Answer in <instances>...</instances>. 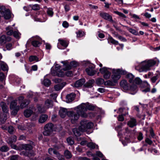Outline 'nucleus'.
<instances>
[{"mask_svg":"<svg viewBox=\"0 0 160 160\" xmlns=\"http://www.w3.org/2000/svg\"><path fill=\"white\" fill-rule=\"evenodd\" d=\"M33 112V111L32 110L26 109L24 112V115L26 118H29L32 114Z\"/></svg>","mask_w":160,"mask_h":160,"instance_id":"21","label":"nucleus"},{"mask_svg":"<svg viewBox=\"0 0 160 160\" xmlns=\"http://www.w3.org/2000/svg\"><path fill=\"white\" fill-rule=\"evenodd\" d=\"M44 129L43 133L44 135L46 136L52 135V132L56 130L54 125L51 123L46 124L44 127Z\"/></svg>","mask_w":160,"mask_h":160,"instance_id":"5","label":"nucleus"},{"mask_svg":"<svg viewBox=\"0 0 160 160\" xmlns=\"http://www.w3.org/2000/svg\"><path fill=\"white\" fill-rule=\"evenodd\" d=\"M8 114H9L4 113L3 114L0 120L1 122L3 124L6 122L7 119Z\"/></svg>","mask_w":160,"mask_h":160,"instance_id":"26","label":"nucleus"},{"mask_svg":"<svg viewBox=\"0 0 160 160\" xmlns=\"http://www.w3.org/2000/svg\"><path fill=\"white\" fill-rule=\"evenodd\" d=\"M1 68L2 70L3 71H6L7 70V66L4 62H2L0 63Z\"/></svg>","mask_w":160,"mask_h":160,"instance_id":"44","label":"nucleus"},{"mask_svg":"<svg viewBox=\"0 0 160 160\" xmlns=\"http://www.w3.org/2000/svg\"><path fill=\"white\" fill-rule=\"evenodd\" d=\"M150 133L152 137L153 138H154V137L155 136V134L154 132L153 131L152 128H151L150 130Z\"/></svg>","mask_w":160,"mask_h":160,"instance_id":"60","label":"nucleus"},{"mask_svg":"<svg viewBox=\"0 0 160 160\" xmlns=\"http://www.w3.org/2000/svg\"><path fill=\"white\" fill-rule=\"evenodd\" d=\"M30 6L32 7V9L35 11L38 10L40 9V6L38 4L33 5L32 6L30 5Z\"/></svg>","mask_w":160,"mask_h":160,"instance_id":"42","label":"nucleus"},{"mask_svg":"<svg viewBox=\"0 0 160 160\" xmlns=\"http://www.w3.org/2000/svg\"><path fill=\"white\" fill-rule=\"evenodd\" d=\"M45 106L48 109L52 106V102L50 100L47 99L45 102Z\"/></svg>","mask_w":160,"mask_h":160,"instance_id":"23","label":"nucleus"},{"mask_svg":"<svg viewBox=\"0 0 160 160\" xmlns=\"http://www.w3.org/2000/svg\"><path fill=\"white\" fill-rule=\"evenodd\" d=\"M100 16L105 20L113 22L112 17L108 13L105 12H101L100 13Z\"/></svg>","mask_w":160,"mask_h":160,"instance_id":"8","label":"nucleus"},{"mask_svg":"<svg viewBox=\"0 0 160 160\" xmlns=\"http://www.w3.org/2000/svg\"><path fill=\"white\" fill-rule=\"evenodd\" d=\"M94 82V81L93 79L89 80L84 84V86L87 88H91L92 87V85Z\"/></svg>","mask_w":160,"mask_h":160,"instance_id":"28","label":"nucleus"},{"mask_svg":"<svg viewBox=\"0 0 160 160\" xmlns=\"http://www.w3.org/2000/svg\"><path fill=\"white\" fill-rule=\"evenodd\" d=\"M145 141L149 145H151L152 143V141L148 138H147L145 139Z\"/></svg>","mask_w":160,"mask_h":160,"instance_id":"59","label":"nucleus"},{"mask_svg":"<svg viewBox=\"0 0 160 160\" xmlns=\"http://www.w3.org/2000/svg\"><path fill=\"white\" fill-rule=\"evenodd\" d=\"M17 137L16 136L13 135L9 137L7 140V142L9 144H11L16 142Z\"/></svg>","mask_w":160,"mask_h":160,"instance_id":"16","label":"nucleus"},{"mask_svg":"<svg viewBox=\"0 0 160 160\" xmlns=\"http://www.w3.org/2000/svg\"><path fill=\"white\" fill-rule=\"evenodd\" d=\"M72 132L76 136H80L81 133L78 130L77 128H74L72 130Z\"/></svg>","mask_w":160,"mask_h":160,"instance_id":"45","label":"nucleus"},{"mask_svg":"<svg viewBox=\"0 0 160 160\" xmlns=\"http://www.w3.org/2000/svg\"><path fill=\"white\" fill-rule=\"evenodd\" d=\"M32 44L34 47H38L40 45L41 43L38 41L34 40L32 42Z\"/></svg>","mask_w":160,"mask_h":160,"instance_id":"39","label":"nucleus"},{"mask_svg":"<svg viewBox=\"0 0 160 160\" xmlns=\"http://www.w3.org/2000/svg\"><path fill=\"white\" fill-rule=\"evenodd\" d=\"M12 40V38L10 37L2 35L0 37V44L2 45L4 44L7 42H10Z\"/></svg>","mask_w":160,"mask_h":160,"instance_id":"7","label":"nucleus"},{"mask_svg":"<svg viewBox=\"0 0 160 160\" xmlns=\"http://www.w3.org/2000/svg\"><path fill=\"white\" fill-rule=\"evenodd\" d=\"M114 12L122 18H126V16L123 13H122L119 12L117 11H114Z\"/></svg>","mask_w":160,"mask_h":160,"instance_id":"55","label":"nucleus"},{"mask_svg":"<svg viewBox=\"0 0 160 160\" xmlns=\"http://www.w3.org/2000/svg\"><path fill=\"white\" fill-rule=\"evenodd\" d=\"M21 33L18 31H13V37L17 39H19L20 38Z\"/></svg>","mask_w":160,"mask_h":160,"instance_id":"31","label":"nucleus"},{"mask_svg":"<svg viewBox=\"0 0 160 160\" xmlns=\"http://www.w3.org/2000/svg\"><path fill=\"white\" fill-rule=\"evenodd\" d=\"M0 106L3 112L6 113H8V108L6 103L3 102L0 103Z\"/></svg>","mask_w":160,"mask_h":160,"instance_id":"14","label":"nucleus"},{"mask_svg":"<svg viewBox=\"0 0 160 160\" xmlns=\"http://www.w3.org/2000/svg\"><path fill=\"white\" fill-rule=\"evenodd\" d=\"M44 8H47V13L48 15L49 16L52 17L54 14L53 12V9L52 8H47L46 7H45Z\"/></svg>","mask_w":160,"mask_h":160,"instance_id":"25","label":"nucleus"},{"mask_svg":"<svg viewBox=\"0 0 160 160\" xmlns=\"http://www.w3.org/2000/svg\"><path fill=\"white\" fill-rule=\"evenodd\" d=\"M68 143L70 145H72L74 143V141L72 137H70L67 138V139Z\"/></svg>","mask_w":160,"mask_h":160,"instance_id":"36","label":"nucleus"},{"mask_svg":"<svg viewBox=\"0 0 160 160\" xmlns=\"http://www.w3.org/2000/svg\"><path fill=\"white\" fill-rule=\"evenodd\" d=\"M57 151L55 149L52 148H50L48 149V152L51 155H52L53 154L55 155Z\"/></svg>","mask_w":160,"mask_h":160,"instance_id":"54","label":"nucleus"},{"mask_svg":"<svg viewBox=\"0 0 160 160\" xmlns=\"http://www.w3.org/2000/svg\"><path fill=\"white\" fill-rule=\"evenodd\" d=\"M18 156L17 155H13L11 157L10 160H18Z\"/></svg>","mask_w":160,"mask_h":160,"instance_id":"64","label":"nucleus"},{"mask_svg":"<svg viewBox=\"0 0 160 160\" xmlns=\"http://www.w3.org/2000/svg\"><path fill=\"white\" fill-rule=\"evenodd\" d=\"M5 78V75L3 72L0 73V80L2 81Z\"/></svg>","mask_w":160,"mask_h":160,"instance_id":"63","label":"nucleus"},{"mask_svg":"<svg viewBox=\"0 0 160 160\" xmlns=\"http://www.w3.org/2000/svg\"><path fill=\"white\" fill-rule=\"evenodd\" d=\"M110 75L111 73L110 72L108 71L103 75V77L105 79H107L109 78Z\"/></svg>","mask_w":160,"mask_h":160,"instance_id":"52","label":"nucleus"},{"mask_svg":"<svg viewBox=\"0 0 160 160\" xmlns=\"http://www.w3.org/2000/svg\"><path fill=\"white\" fill-rule=\"evenodd\" d=\"M64 156L67 159H69L71 158L72 157V155L71 153L68 150H65L64 152Z\"/></svg>","mask_w":160,"mask_h":160,"instance_id":"20","label":"nucleus"},{"mask_svg":"<svg viewBox=\"0 0 160 160\" xmlns=\"http://www.w3.org/2000/svg\"><path fill=\"white\" fill-rule=\"evenodd\" d=\"M137 88V87L136 85L133 84L130 86L129 90H130L131 91H135V92H136Z\"/></svg>","mask_w":160,"mask_h":160,"instance_id":"46","label":"nucleus"},{"mask_svg":"<svg viewBox=\"0 0 160 160\" xmlns=\"http://www.w3.org/2000/svg\"><path fill=\"white\" fill-rule=\"evenodd\" d=\"M29 61L30 62L33 61L38 62L39 61L38 58L35 56H31L29 57Z\"/></svg>","mask_w":160,"mask_h":160,"instance_id":"34","label":"nucleus"},{"mask_svg":"<svg viewBox=\"0 0 160 160\" xmlns=\"http://www.w3.org/2000/svg\"><path fill=\"white\" fill-rule=\"evenodd\" d=\"M22 148L25 150H29L32 149V146L29 144H24L22 145Z\"/></svg>","mask_w":160,"mask_h":160,"instance_id":"35","label":"nucleus"},{"mask_svg":"<svg viewBox=\"0 0 160 160\" xmlns=\"http://www.w3.org/2000/svg\"><path fill=\"white\" fill-rule=\"evenodd\" d=\"M13 28L11 26H8L6 28L5 33L9 36L13 34Z\"/></svg>","mask_w":160,"mask_h":160,"instance_id":"15","label":"nucleus"},{"mask_svg":"<svg viewBox=\"0 0 160 160\" xmlns=\"http://www.w3.org/2000/svg\"><path fill=\"white\" fill-rule=\"evenodd\" d=\"M159 77V75L158 74H157L156 75L152 77L151 78V81L152 83H154L156 82V81L158 79Z\"/></svg>","mask_w":160,"mask_h":160,"instance_id":"37","label":"nucleus"},{"mask_svg":"<svg viewBox=\"0 0 160 160\" xmlns=\"http://www.w3.org/2000/svg\"><path fill=\"white\" fill-rule=\"evenodd\" d=\"M78 109L77 110V113L73 111H69L68 113V116L70 118L71 122L72 123H75L81 115L78 112Z\"/></svg>","mask_w":160,"mask_h":160,"instance_id":"6","label":"nucleus"},{"mask_svg":"<svg viewBox=\"0 0 160 160\" xmlns=\"http://www.w3.org/2000/svg\"><path fill=\"white\" fill-rule=\"evenodd\" d=\"M63 86L61 84H58L55 85L54 88L56 91H58L62 88Z\"/></svg>","mask_w":160,"mask_h":160,"instance_id":"40","label":"nucleus"},{"mask_svg":"<svg viewBox=\"0 0 160 160\" xmlns=\"http://www.w3.org/2000/svg\"><path fill=\"white\" fill-rule=\"evenodd\" d=\"M88 147L92 148L94 149L95 148V146L94 144L92 143H89L87 144Z\"/></svg>","mask_w":160,"mask_h":160,"instance_id":"58","label":"nucleus"},{"mask_svg":"<svg viewBox=\"0 0 160 160\" xmlns=\"http://www.w3.org/2000/svg\"><path fill=\"white\" fill-rule=\"evenodd\" d=\"M38 111L41 113H44L47 109L45 106L42 107L40 105H38L37 106Z\"/></svg>","mask_w":160,"mask_h":160,"instance_id":"22","label":"nucleus"},{"mask_svg":"<svg viewBox=\"0 0 160 160\" xmlns=\"http://www.w3.org/2000/svg\"><path fill=\"white\" fill-rule=\"evenodd\" d=\"M123 27H126L128 31L131 33L136 35H138L139 34L138 32L136 31L135 29L131 28H129L128 27L126 26H123Z\"/></svg>","mask_w":160,"mask_h":160,"instance_id":"24","label":"nucleus"},{"mask_svg":"<svg viewBox=\"0 0 160 160\" xmlns=\"http://www.w3.org/2000/svg\"><path fill=\"white\" fill-rule=\"evenodd\" d=\"M19 109L20 106H17L15 108L11 109V110H12L11 113V114L14 116L16 115L17 114L18 111L19 110Z\"/></svg>","mask_w":160,"mask_h":160,"instance_id":"30","label":"nucleus"},{"mask_svg":"<svg viewBox=\"0 0 160 160\" xmlns=\"http://www.w3.org/2000/svg\"><path fill=\"white\" fill-rule=\"evenodd\" d=\"M104 79L101 78L97 79L96 81V83L98 85L102 84L104 83Z\"/></svg>","mask_w":160,"mask_h":160,"instance_id":"47","label":"nucleus"},{"mask_svg":"<svg viewBox=\"0 0 160 160\" xmlns=\"http://www.w3.org/2000/svg\"><path fill=\"white\" fill-rule=\"evenodd\" d=\"M120 84L121 87L125 90H129L130 86L126 80H122L120 82Z\"/></svg>","mask_w":160,"mask_h":160,"instance_id":"9","label":"nucleus"},{"mask_svg":"<svg viewBox=\"0 0 160 160\" xmlns=\"http://www.w3.org/2000/svg\"><path fill=\"white\" fill-rule=\"evenodd\" d=\"M99 71L102 74H103V75L108 71L107 68L106 67H103L102 68H100Z\"/></svg>","mask_w":160,"mask_h":160,"instance_id":"49","label":"nucleus"},{"mask_svg":"<svg viewBox=\"0 0 160 160\" xmlns=\"http://www.w3.org/2000/svg\"><path fill=\"white\" fill-rule=\"evenodd\" d=\"M113 74L111 76V78L114 83H116L121 77V75H124L126 73V71L120 69L113 70Z\"/></svg>","mask_w":160,"mask_h":160,"instance_id":"4","label":"nucleus"},{"mask_svg":"<svg viewBox=\"0 0 160 160\" xmlns=\"http://www.w3.org/2000/svg\"><path fill=\"white\" fill-rule=\"evenodd\" d=\"M70 64L71 66V67H76L77 66V63L75 61H73L71 62L70 63Z\"/></svg>","mask_w":160,"mask_h":160,"instance_id":"62","label":"nucleus"},{"mask_svg":"<svg viewBox=\"0 0 160 160\" xmlns=\"http://www.w3.org/2000/svg\"><path fill=\"white\" fill-rule=\"evenodd\" d=\"M128 125L131 128H133L137 125L136 119L132 118H131L130 119L128 122Z\"/></svg>","mask_w":160,"mask_h":160,"instance_id":"11","label":"nucleus"},{"mask_svg":"<svg viewBox=\"0 0 160 160\" xmlns=\"http://www.w3.org/2000/svg\"><path fill=\"white\" fill-rule=\"evenodd\" d=\"M95 108V106L89 104L88 103H82L77 107V108L78 109V112L81 115V117L84 118H86L88 116L85 112L87 110H93Z\"/></svg>","mask_w":160,"mask_h":160,"instance_id":"1","label":"nucleus"},{"mask_svg":"<svg viewBox=\"0 0 160 160\" xmlns=\"http://www.w3.org/2000/svg\"><path fill=\"white\" fill-rule=\"evenodd\" d=\"M68 112L67 109L62 108H61L59 111L60 116L62 118H65L66 115H68Z\"/></svg>","mask_w":160,"mask_h":160,"instance_id":"12","label":"nucleus"},{"mask_svg":"<svg viewBox=\"0 0 160 160\" xmlns=\"http://www.w3.org/2000/svg\"><path fill=\"white\" fill-rule=\"evenodd\" d=\"M126 77L129 82L131 83H132L134 78V76L132 74L129 73L127 75Z\"/></svg>","mask_w":160,"mask_h":160,"instance_id":"29","label":"nucleus"},{"mask_svg":"<svg viewBox=\"0 0 160 160\" xmlns=\"http://www.w3.org/2000/svg\"><path fill=\"white\" fill-rule=\"evenodd\" d=\"M142 82V81L140 78H136L134 80L132 83L133 84L135 83L137 84H140Z\"/></svg>","mask_w":160,"mask_h":160,"instance_id":"38","label":"nucleus"},{"mask_svg":"<svg viewBox=\"0 0 160 160\" xmlns=\"http://www.w3.org/2000/svg\"><path fill=\"white\" fill-rule=\"evenodd\" d=\"M85 79H80L76 81L74 84V86L76 88L81 87L85 82Z\"/></svg>","mask_w":160,"mask_h":160,"instance_id":"13","label":"nucleus"},{"mask_svg":"<svg viewBox=\"0 0 160 160\" xmlns=\"http://www.w3.org/2000/svg\"><path fill=\"white\" fill-rule=\"evenodd\" d=\"M64 66L65 68L63 69L64 71H66L67 69H71V66L70 64H69L66 63L64 65Z\"/></svg>","mask_w":160,"mask_h":160,"instance_id":"57","label":"nucleus"},{"mask_svg":"<svg viewBox=\"0 0 160 160\" xmlns=\"http://www.w3.org/2000/svg\"><path fill=\"white\" fill-rule=\"evenodd\" d=\"M108 40L112 44L114 45H118L119 44L118 42L114 39L111 37H109L108 38Z\"/></svg>","mask_w":160,"mask_h":160,"instance_id":"33","label":"nucleus"},{"mask_svg":"<svg viewBox=\"0 0 160 160\" xmlns=\"http://www.w3.org/2000/svg\"><path fill=\"white\" fill-rule=\"evenodd\" d=\"M55 155L59 160H65L64 156L57 151L55 153Z\"/></svg>","mask_w":160,"mask_h":160,"instance_id":"27","label":"nucleus"},{"mask_svg":"<svg viewBox=\"0 0 160 160\" xmlns=\"http://www.w3.org/2000/svg\"><path fill=\"white\" fill-rule=\"evenodd\" d=\"M76 95L73 93L67 95L66 96V102L69 103L72 102L75 98Z\"/></svg>","mask_w":160,"mask_h":160,"instance_id":"10","label":"nucleus"},{"mask_svg":"<svg viewBox=\"0 0 160 160\" xmlns=\"http://www.w3.org/2000/svg\"><path fill=\"white\" fill-rule=\"evenodd\" d=\"M17 106H19L17 105V101L15 100L12 101L11 103L10 108V109L15 108Z\"/></svg>","mask_w":160,"mask_h":160,"instance_id":"32","label":"nucleus"},{"mask_svg":"<svg viewBox=\"0 0 160 160\" xmlns=\"http://www.w3.org/2000/svg\"><path fill=\"white\" fill-rule=\"evenodd\" d=\"M156 63V61L153 59L145 60L142 62L139 65L140 68L138 71L140 72H146L149 70L151 67L153 66Z\"/></svg>","mask_w":160,"mask_h":160,"instance_id":"2","label":"nucleus"},{"mask_svg":"<svg viewBox=\"0 0 160 160\" xmlns=\"http://www.w3.org/2000/svg\"><path fill=\"white\" fill-rule=\"evenodd\" d=\"M8 148L6 146H2L0 148V150L2 152H6L8 151Z\"/></svg>","mask_w":160,"mask_h":160,"instance_id":"51","label":"nucleus"},{"mask_svg":"<svg viewBox=\"0 0 160 160\" xmlns=\"http://www.w3.org/2000/svg\"><path fill=\"white\" fill-rule=\"evenodd\" d=\"M65 74L68 77H72L73 76V74L72 71H68L66 72Z\"/></svg>","mask_w":160,"mask_h":160,"instance_id":"56","label":"nucleus"},{"mask_svg":"<svg viewBox=\"0 0 160 160\" xmlns=\"http://www.w3.org/2000/svg\"><path fill=\"white\" fill-rule=\"evenodd\" d=\"M93 126V123L84 120H82L80 122L79 129L80 131L83 132L88 129L91 128Z\"/></svg>","mask_w":160,"mask_h":160,"instance_id":"3","label":"nucleus"},{"mask_svg":"<svg viewBox=\"0 0 160 160\" xmlns=\"http://www.w3.org/2000/svg\"><path fill=\"white\" fill-rule=\"evenodd\" d=\"M86 71L88 74L90 76L94 75L96 72L93 70V68L92 67L87 68L86 69Z\"/></svg>","mask_w":160,"mask_h":160,"instance_id":"18","label":"nucleus"},{"mask_svg":"<svg viewBox=\"0 0 160 160\" xmlns=\"http://www.w3.org/2000/svg\"><path fill=\"white\" fill-rule=\"evenodd\" d=\"M14 128L12 126H9L8 128V132L10 134H12L13 133V132H14Z\"/></svg>","mask_w":160,"mask_h":160,"instance_id":"48","label":"nucleus"},{"mask_svg":"<svg viewBox=\"0 0 160 160\" xmlns=\"http://www.w3.org/2000/svg\"><path fill=\"white\" fill-rule=\"evenodd\" d=\"M48 118V116L46 114H42L39 117L38 120L39 122L41 123H44L47 120Z\"/></svg>","mask_w":160,"mask_h":160,"instance_id":"17","label":"nucleus"},{"mask_svg":"<svg viewBox=\"0 0 160 160\" xmlns=\"http://www.w3.org/2000/svg\"><path fill=\"white\" fill-rule=\"evenodd\" d=\"M30 101L29 100L25 99L21 102L20 105L21 108L23 109L26 107L28 104H29Z\"/></svg>","mask_w":160,"mask_h":160,"instance_id":"19","label":"nucleus"},{"mask_svg":"<svg viewBox=\"0 0 160 160\" xmlns=\"http://www.w3.org/2000/svg\"><path fill=\"white\" fill-rule=\"evenodd\" d=\"M77 34V37L81 38L84 35V33L83 32L79 31L76 32Z\"/></svg>","mask_w":160,"mask_h":160,"instance_id":"50","label":"nucleus"},{"mask_svg":"<svg viewBox=\"0 0 160 160\" xmlns=\"http://www.w3.org/2000/svg\"><path fill=\"white\" fill-rule=\"evenodd\" d=\"M58 41H59L60 44L62 46L65 47H67L68 44L66 42V41L61 39H59Z\"/></svg>","mask_w":160,"mask_h":160,"instance_id":"41","label":"nucleus"},{"mask_svg":"<svg viewBox=\"0 0 160 160\" xmlns=\"http://www.w3.org/2000/svg\"><path fill=\"white\" fill-rule=\"evenodd\" d=\"M6 48L8 50H10L12 48V44L11 43H8L6 45Z\"/></svg>","mask_w":160,"mask_h":160,"instance_id":"53","label":"nucleus"},{"mask_svg":"<svg viewBox=\"0 0 160 160\" xmlns=\"http://www.w3.org/2000/svg\"><path fill=\"white\" fill-rule=\"evenodd\" d=\"M143 138L142 134V132H140L138 136V139L139 141L141 140Z\"/></svg>","mask_w":160,"mask_h":160,"instance_id":"61","label":"nucleus"},{"mask_svg":"<svg viewBox=\"0 0 160 160\" xmlns=\"http://www.w3.org/2000/svg\"><path fill=\"white\" fill-rule=\"evenodd\" d=\"M43 83L45 86L48 87L51 84V81L48 79H45L43 81Z\"/></svg>","mask_w":160,"mask_h":160,"instance_id":"43","label":"nucleus"}]
</instances>
